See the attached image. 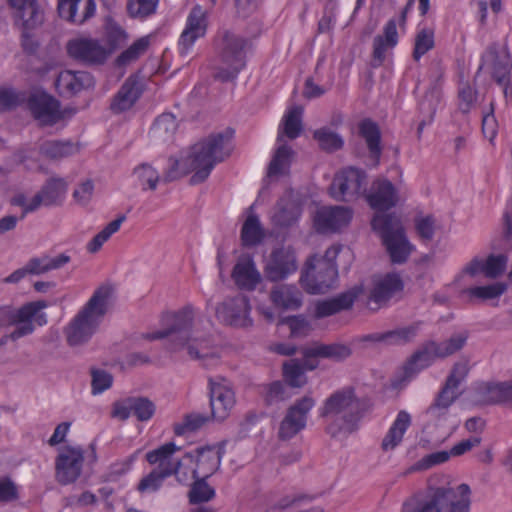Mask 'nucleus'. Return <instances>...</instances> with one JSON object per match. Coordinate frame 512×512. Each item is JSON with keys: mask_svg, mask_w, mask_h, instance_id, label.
Segmentation results:
<instances>
[{"mask_svg": "<svg viewBox=\"0 0 512 512\" xmlns=\"http://www.w3.org/2000/svg\"><path fill=\"white\" fill-rule=\"evenodd\" d=\"M233 131L214 133L192 146L190 153L177 160L169 158V167L164 174V181L177 180L191 172V185L204 182L215 165L225 161L232 153Z\"/></svg>", "mask_w": 512, "mask_h": 512, "instance_id": "f257e3e1", "label": "nucleus"}, {"mask_svg": "<svg viewBox=\"0 0 512 512\" xmlns=\"http://www.w3.org/2000/svg\"><path fill=\"white\" fill-rule=\"evenodd\" d=\"M167 320L165 329L144 334L143 337L150 341L167 338L169 350L186 349L191 359L201 361L205 367L217 362L218 356L212 347L211 339L209 337H199L192 331L194 321L192 306L183 307Z\"/></svg>", "mask_w": 512, "mask_h": 512, "instance_id": "f03ea898", "label": "nucleus"}, {"mask_svg": "<svg viewBox=\"0 0 512 512\" xmlns=\"http://www.w3.org/2000/svg\"><path fill=\"white\" fill-rule=\"evenodd\" d=\"M319 416L327 419L326 432L332 438L348 437L359 429L364 416L363 403L352 387H345L324 401Z\"/></svg>", "mask_w": 512, "mask_h": 512, "instance_id": "7ed1b4c3", "label": "nucleus"}, {"mask_svg": "<svg viewBox=\"0 0 512 512\" xmlns=\"http://www.w3.org/2000/svg\"><path fill=\"white\" fill-rule=\"evenodd\" d=\"M112 294V286L98 287L86 304L70 320L63 330L66 342L70 347L88 343L98 332L108 311Z\"/></svg>", "mask_w": 512, "mask_h": 512, "instance_id": "20e7f679", "label": "nucleus"}, {"mask_svg": "<svg viewBox=\"0 0 512 512\" xmlns=\"http://www.w3.org/2000/svg\"><path fill=\"white\" fill-rule=\"evenodd\" d=\"M250 42L246 37L230 30H222L215 38V50L221 63L214 77L222 82L236 79L246 65Z\"/></svg>", "mask_w": 512, "mask_h": 512, "instance_id": "39448f33", "label": "nucleus"}, {"mask_svg": "<svg viewBox=\"0 0 512 512\" xmlns=\"http://www.w3.org/2000/svg\"><path fill=\"white\" fill-rule=\"evenodd\" d=\"M371 226L380 235L392 263H405L414 247L409 242L399 217L395 214L379 213L373 217Z\"/></svg>", "mask_w": 512, "mask_h": 512, "instance_id": "423d86ee", "label": "nucleus"}, {"mask_svg": "<svg viewBox=\"0 0 512 512\" xmlns=\"http://www.w3.org/2000/svg\"><path fill=\"white\" fill-rule=\"evenodd\" d=\"M338 277L336 264L311 256L302 270L300 282L309 294H322L331 289Z\"/></svg>", "mask_w": 512, "mask_h": 512, "instance_id": "0eeeda50", "label": "nucleus"}, {"mask_svg": "<svg viewBox=\"0 0 512 512\" xmlns=\"http://www.w3.org/2000/svg\"><path fill=\"white\" fill-rule=\"evenodd\" d=\"M367 176L361 169L348 167L337 173L329 192L336 201L350 202L366 192Z\"/></svg>", "mask_w": 512, "mask_h": 512, "instance_id": "6e6552de", "label": "nucleus"}, {"mask_svg": "<svg viewBox=\"0 0 512 512\" xmlns=\"http://www.w3.org/2000/svg\"><path fill=\"white\" fill-rule=\"evenodd\" d=\"M251 304L247 296L238 294L234 297H228L215 307V316L217 320L235 328H248L253 325L250 316Z\"/></svg>", "mask_w": 512, "mask_h": 512, "instance_id": "1a4fd4ad", "label": "nucleus"}, {"mask_svg": "<svg viewBox=\"0 0 512 512\" xmlns=\"http://www.w3.org/2000/svg\"><path fill=\"white\" fill-rule=\"evenodd\" d=\"M47 307L46 301H34L24 304L18 309L11 307L0 308V326L15 328L30 326L35 327L33 320L39 325L43 326L47 323V317L41 310Z\"/></svg>", "mask_w": 512, "mask_h": 512, "instance_id": "9d476101", "label": "nucleus"}, {"mask_svg": "<svg viewBox=\"0 0 512 512\" xmlns=\"http://www.w3.org/2000/svg\"><path fill=\"white\" fill-rule=\"evenodd\" d=\"M436 512H470L471 490L467 484L431 489Z\"/></svg>", "mask_w": 512, "mask_h": 512, "instance_id": "9b49d317", "label": "nucleus"}, {"mask_svg": "<svg viewBox=\"0 0 512 512\" xmlns=\"http://www.w3.org/2000/svg\"><path fill=\"white\" fill-rule=\"evenodd\" d=\"M316 401L311 395H305L296 400L286 411L280 423L278 436L281 440H289L302 431L307 424L309 412Z\"/></svg>", "mask_w": 512, "mask_h": 512, "instance_id": "f8f14e48", "label": "nucleus"}, {"mask_svg": "<svg viewBox=\"0 0 512 512\" xmlns=\"http://www.w3.org/2000/svg\"><path fill=\"white\" fill-rule=\"evenodd\" d=\"M84 450L81 447L66 446L56 457V479L60 484L75 482L82 472Z\"/></svg>", "mask_w": 512, "mask_h": 512, "instance_id": "ddd939ff", "label": "nucleus"}, {"mask_svg": "<svg viewBox=\"0 0 512 512\" xmlns=\"http://www.w3.org/2000/svg\"><path fill=\"white\" fill-rule=\"evenodd\" d=\"M298 262L295 250L290 247L274 249L264 267L265 277L273 282L281 281L296 272Z\"/></svg>", "mask_w": 512, "mask_h": 512, "instance_id": "4468645a", "label": "nucleus"}, {"mask_svg": "<svg viewBox=\"0 0 512 512\" xmlns=\"http://www.w3.org/2000/svg\"><path fill=\"white\" fill-rule=\"evenodd\" d=\"M474 394L478 403L512 408V379L477 383Z\"/></svg>", "mask_w": 512, "mask_h": 512, "instance_id": "2eb2a0df", "label": "nucleus"}, {"mask_svg": "<svg viewBox=\"0 0 512 512\" xmlns=\"http://www.w3.org/2000/svg\"><path fill=\"white\" fill-rule=\"evenodd\" d=\"M27 106L33 117L42 126H52L62 119L60 103L47 93L31 94Z\"/></svg>", "mask_w": 512, "mask_h": 512, "instance_id": "dca6fc26", "label": "nucleus"}, {"mask_svg": "<svg viewBox=\"0 0 512 512\" xmlns=\"http://www.w3.org/2000/svg\"><path fill=\"white\" fill-rule=\"evenodd\" d=\"M156 405L147 397H128L113 404L112 416L127 420L131 415L140 422L149 421L155 414Z\"/></svg>", "mask_w": 512, "mask_h": 512, "instance_id": "f3484780", "label": "nucleus"}, {"mask_svg": "<svg viewBox=\"0 0 512 512\" xmlns=\"http://www.w3.org/2000/svg\"><path fill=\"white\" fill-rule=\"evenodd\" d=\"M209 389L211 415L213 419L223 421L235 404L234 392L222 378H209Z\"/></svg>", "mask_w": 512, "mask_h": 512, "instance_id": "a211bd4d", "label": "nucleus"}, {"mask_svg": "<svg viewBox=\"0 0 512 512\" xmlns=\"http://www.w3.org/2000/svg\"><path fill=\"white\" fill-rule=\"evenodd\" d=\"M352 219V210L343 206L320 208L314 217V226L319 233L337 232Z\"/></svg>", "mask_w": 512, "mask_h": 512, "instance_id": "6ab92c4d", "label": "nucleus"}, {"mask_svg": "<svg viewBox=\"0 0 512 512\" xmlns=\"http://www.w3.org/2000/svg\"><path fill=\"white\" fill-rule=\"evenodd\" d=\"M207 26V11L200 5L194 6L187 17L186 27L179 39L181 54H187L195 41L205 36Z\"/></svg>", "mask_w": 512, "mask_h": 512, "instance_id": "aec40b11", "label": "nucleus"}, {"mask_svg": "<svg viewBox=\"0 0 512 512\" xmlns=\"http://www.w3.org/2000/svg\"><path fill=\"white\" fill-rule=\"evenodd\" d=\"M68 54L85 64H103L109 51L97 40L93 39H74L67 44Z\"/></svg>", "mask_w": 512, "mask_h": 512, "instance_id": "412c9836", "label": "nucleus"}, {"mask_svg": "<svg viewBox=\"0 0 512 512\" xmlns=\"http://www.w3.org/2000/svg\"><path fill=\"white\" fill-rule=\"evenodd\" d=\"M57 11L63 20L81 25L95 15V0H58Z\"/></svg>", "mask_w": 512, "mask_h": 512, "instance_id": "4be33fe9", "label": "nucleus"}, {"mask_svg": "<svg viewBox=\"0 0 512 512\" xmlns=\"http://www.w3.org/2000/svg\"><path fill=\"white\" fill-rule=\"evenodd\" d=\"M272 211L273 225L278 228H289L299 220L302 206L292 194H286L277 201Z\"/></svg>", "mask_w": 512, "mask_h": 512, "instance_id": "5701e85b", "label": "nucleus"}, {"mask_svg": "<svg viewBox=\"0 0 512 512\" xmlns=\"http://www.w3.org/2000/svg\"><path fill=\"white\" fill-rule=\"evenodd\" d=\"M366 199L373 209L382 212L397 204L398 195L396 188L389 180L378 179L372 183Z\"/></svg>", "mask_w": 512, "mask_h": 512, "instance_id": "b1692460", "label": "nucleus"}, {"mask_svg": "<svg viewBox=\"0 0 512 512\" xmlns=\"http://www.w3.org/2000/svg\"><path fill=\"white\" fill-rule=\"evenodd\" d=\"M183 460H188L190 463L195 462V467L192 469L193 478L204 479L214 474L221 462L218 452L210 447L198 448L196 450V456L192 453H186Z\"/></svg>", "mask_w": 512, "mask_h": 512, "instance_id": "393cba45", "label": "nucleus"}, {"mask_svg": "<svg viewBox=\"0 0 512 512\" xmlns=\"http://www.w3.org/2000/svg\"><path fill=\"white\" fill-rule=\"evenodd\" d=\"M483 64L491 63L492 77L500 86L504 87V95L512 101V66L498 61V46L491 44L488 46L482 57Z\"/></svg>", "mask_w": 512, "mask_h": 512, "instance_id": "a878e982", "label": "nucleus"}, {"mask_svg": "<svg viewBox=\"0 0 512 512\" xmlns=\"http://www.w3.org/2000/svg\"><path fill=\"white\" fill-rule=\"evenodd\" d=\"M94 86L92 75L85 71H61L56 79V87L60 94L66 96L75 95L82 90Z\"/></svg>", "mask_w": 512, "mask_h": 512, "instance_id": "bb28decb", "label": "nucleus"}, {"mask_svg": "<svg viewBox=\"0 0 512 512\" xmlns=\"http://www.w3.org/2000/svg\"><path fill=\"white\" fill-rule=\"evenodd\" d=\"M67 185L62 178H51L41 190L31 199L28 211H36L41 205L53 206L59 204L66 193Z\"/></svg>", "mask_w": 512, "mask_h": 512, "instance_id": "cd10ccee", "label": "nucleus"}, {"mask_svg": "<svg viewBox=\"0 0 512 512\" xmlns=\"http://www.w3.org/2000/svg\"><path fill=\"white\" fill-rule=\"evenodd\" d=\"M398 43V33L395 19H390L383 29V35H377L373 40V67H379L386 59V53Z\"/></svg>", "mask_w": 512, "mask_h": 512, "instance_id": "c85d7f7f", "label": "nucleus"}, {"mask_svg": "<svg viewBox=\"0 0 512 512\" xmlns=\"http://www.w3.org/2000/svg\"><path fill=\"white\" fill-rule=\"evenodd\" d=\"M142 89L135 77H128L117 94L113 97L110 109L114 113H122L129 110L140 98Z\"/></svg>", "mask_w": 512, "mask_h": 512, "instance_id": "c756f323", "label": "nucleus"}, {"mask_svg": "<svg viewBox=\"0 0 512 512\" xmlns=\"http://www.w3.org/2000/svg\"><path fill=\"white\" fill-rule=\"evenodd\" d=\"M403 289V281L396 273L386 274L374 283L370 292L369 300L375 303L377 309L382 303L387 302L395 293Z\"/></svg>", "mask_w": 512, "mask_h": 512, "instance_id": "7c9ffc66", "label": "nucleus"}, {"mask_svg": "<svg viewBox=\"0 0 512 512\" xmlns=\"http://www.w3.org/2000/svg\"><path fill=\"white\" fill-rule=\"evenodd\" d=\"M180 450L173 442L165 443L157 449L151 450L146 454V460L151 465H158L156 470H171L172 475H178V468L182 467L183 462L180 460L173 461L172 455Z\"/></svg>", "mask_w": 512, "mask_h": 512, "instance_id": "2f4dec72", "label": "nucleus"}, {"mask_svg": "<svg viewBox=\"0 0 512 512\" xmlns=\"http://www.w3.org/2000/svg\"><path fill=\"white\" fill-rule=\"evenodd\" d=\"M358 132L366 143L374 166H378L382 155L381 132L378 124L371 119H364L358 124Z\"/></svg>", "mask_w": 512, "mask_h": 512, "instance_id": "473e14b6", "label": "nucleus"}, {"mask_svg": "<svg viewBox=\"0 0 512 512\" xmlns=\"http://www.w3.org/2000/svg\"><path fill=\"white\" fill-rule=\"evenodd\" d=\"M357 298V292L350 290L339 294L336 297L319 301L315 306V316L317 318H324L343 310L350 309Z\"/></svg>", "mask_w": 512, "mask_h": 512, "instance_id": "72a5a7b5", "label": "nucleus"}, {"mask_svg": "<svg viewBox=\"0 0 512 512\" xmlns=\"http://www.w3.org/2000/svg\"><path fill=\"white\" fill-rule=\"evenodd\" d=\"M232 277L237 286L247 290H254L261 281V275L250 258H242L236 263Z\"/></svg>", "mask_w": 512, "mask_h": 512, "instance_id": "f704fd0d", "label": "nucleus"}, {"mask_svg": "<svg viewBox=\"0 0 512 512\" xmlns=\"http://www.w3.org/2000/svg\"><path fill=\"white\" fill-rule=\"evenodd\" d=\"M270 298L273 304L284 310H297L302 305V293L293 285H279L272 289Z\"/></svg>", "mask_w": 512, "mask_h": 512, "instance_id": "c9c22d12", "label": "nucleus"}, {"mask_svg": "<svg viewBox=\"0 0 512 512\" xmlns=\"http://www.w3.org/2000/svg\"><path fill=\"white\" fill-rule=\"evenodd\" d=\"M71 260L70 256L62 253L55 257L44 254L40 257H32L26 263L29 275H42L52 270L65 266Z\"/></svg>", "mask_w": 512, "mask_h": 512, "instance_id": "e433bc0d", "label": "nucleus"}, {"mask_svg": "<svg viewBox=\"0 0 512 512\" xmlns=\"http://www.w3.org/2000/svg\"><path fill=\"white\" fill-rule=\"evenodd\" d=\"M411 425V416L408 412L402 410L397 414V417L387 434L382 440L381 448L384 451L393 450L397 447L403 439V436L409 426Z\"/></svg>", "mask_w": 512, "mask_h": 512, "instance_id": "4c0bfd02", "label": "nucleus"}, {"mask_svg": "<svg viewBox=\"0 0 512 512\" xmlns=\"http://www.w3.org/2000/svg\"><path fill=\"white\" fill-rule=\"evenodd\" d=\"M302 113L303 109L300 106H294L288 110L282 120V125L279 127L277 136L278 142H283V137L289 139H296L302 132Z\"/></svg>", "mask_w": 512, "mask_h": 512, "instance_id": "58836bf2", "label": "nucleus"}, {"mask_svg": "<svg viewBox=\"0 0 512 512\" xmlns=\"http://www.w3.org/2000/svg\"><path fill=\"white\" fill-rule=\"evenodd\" d=\"M458 388L445 383L438 392L434 402L428 407L427 414L439 417L444 415L448 408L459 398Z\"/></svg>", "mask_w": 512, "mask_h": 512, "instance_id": "ea45409f", "label": "nucleus"}, {"mask_svg": "<svg viewBox=\"0 0 512 512\" xmlns=\"http://www.w3.org/2000/svg\"><path fill=\"white\" fill-rule=\"evenodd\" d=\"M39 151L50 160H60L75 154L78 148L71 141L46 140L40 144Z\"/></svg>", "mask_w": 512, "mask_h": 512, "instance_id": "a19ab883", "label": "nucleus"}, {"mask_svg": "<svg viewBox=\"0 0 512 512\" xmlns=\"http://www.w3.org/2000/svg\"><path fill=\"white\" fill-rule=\"evenodd\" d=\"M352 351L345 344H316L309 347L308 356H320V358L330 359L336 362L343 361L351 355Z\"/></svg>", "mask_w": 512, "mask_h": 512, "instance_id": "79ce46f5", "label": "nucleus"}, {"mask_svg": "<svg viewBox=\"0 0 512 512\" xmlns=\"http://www.w3.org/2000/svg\"><path fill=\"white\" fill-rule=\"evenodd\" d=\"M445 70L440 65V63H433L430 71H429V77H430V89L425 94L424 101L421 103V105H424L426 101L429 102V111L431 114H434L436 110V104L440 100L441 91L440 86L442 84V80L444 77Z\"/></svg>", "mask_w": 512, "mask_h": 512, "instance_id": "37998d69", "label": "nucleus"}, {"mask_svg": "<svg viewBox=\"0 0 512 512\" xmlns=\"http://www.w3.org/2000/svg\"><path fill=\"white\" fill-rule=\"evenodd\" d=\"M435 358H440L438 343L428 341L412 355L407 369H424L430 366Z\"/></svg>", "mask_w": 512, "mask_h": 512, "instance_id": "c03bdc74", "label": "nucleus"}, {"mask_svg": "<svg viewBox=\"0 0 512 512\" xmlns=\"http://www.w3.org/2000/svg\"><path fill=\"white\" fill-rule=\"evenodd\" d=\"M264 238L259 218L255 214H250L241 229V241L243 246L253 247L258 245Z\"/></svg>", "mask_w": 512, "mask_h": 512, "instance_id": "a18cd8bd", "label": "nucleus"}, {"mask_svg": "<svg viewBox=\"0 0 512 512\" xmlns=\"http://www.w3.org/2000/svg\"><path fill=\"white\" fill-rule=\"evenodd\" d=\"M177 126V121L173 114L163 113L155 120L151 128V134L153 138L166 142L173 138Z\"/></svg>", "mask_w": 512, "mask_h": 512, "instance_id": "49530a36", "label": "nucleus"}, {"mask_svg": "<svg viewBox=\"0 0 512 512\" xmlns=\"http://www.w3.org/2000/svg\"><path fill=\"white\" fill-rule=\"evenodd\" d=\"M421 322H415L411 325L400 327L385 332L387 346L405 345L417 336Z\"/></svg>", "mask_w": 512, "mask_h": 512, "instance_id": "de8ad7c7", "label": "nucleus"}, {"mask_svg": "<svg viewBox=\"0 0 512 512\" xmlns=\"http://www.w3.org/2000/svg\"><path fill=\"white\" fill-rule=\"evenodd\" d=\"M17 19L21 21L23 30H31L42 23L43 15L36 1H32L17 9Z\"/></svg>", "mask_w": 512, "mask_h": 512, "instance_id": "09e8293b", "label": "nucleus"}, {"mask_svg": "<svg viewBox=\"0 0 512 512\" xmlns=\"http://www.w3.org/2000/svg\"><path fill=\"white\" fill-rule=\"evenodd\" d=\"M150 46V36H143L137 39L131 46L124 50L117 57V64L119 66H126L135 62L141 55H143Z\"/></svg>", "mask_w": 512, "mask_h": 512, "instance_id": "8fccbe9b", "label": "nucleus"}, {"mask_svg": "<svg viewBox=\"0 0 512 512\" xmlns=\"http://www.w3.org/2000/svg\"><path fill=\"white\" fill-rule=\"evenodd\" d=\"M188 492L189 502L191 504H200L208 502L215 497V489L211 487L204 478H193Z\"/></svg>", "mask_w": 512, "mask_h": 512, "instance_id": "3c124183", "label": "nucleus"}, {"mask_svg": "<svg viewBox=\"0 0 512 512\" xmlns=\"http://www.w3.org/2000/svg\"><path fill=\"white\" fill-rule=\"evenodd\" d=\"M133 175L143 190H155L160 181L159 172L148 163H142L134 168Z\"/></svg>", "mask_w": 512, "mask_h": 512, "instance_id": "603ef678", "label": "nucleus"}, {"mask_svg": "<svg viewBox=\"0 0 512 512\" xmlns=\"http://www.w3.org/2000/svg\"><path fill=\"white\" fill-rule=\"evenodd\" d=\"M170 476L171 470L161 471L153 469L139 481L137 491L141 494L156 492L161 488L164 480Z\"/></svg>", "mask_w": 512, "mask_h": 512, "instance_id": "864d4df0", "label": "nucleus"}, {"mask_svg": "<svg viewBox=\"0 0 512 512\" xmlns=\"http://www.w3.org/2000/svg\"><path fill=\"white\" fill-rule=\"evenodd\" d=\"M126 220L125 215H119L115 220L106 225L98 234H96L87 245V250L91 253L97 252L102 245L116 233L121 224Z\"/></svg>", "mask_w": 512, "mask_h": 512, "instance_id": "5fc2aeb1", "label": "nucleus"}, {"mask_svg": "<svg viewBox=\"0 0 512 512\" xmlns=\"http://www.w3.org/2000/svg\"><path fill=\"white\" fill-rule=\"evenodd\" d=\"M508 286L503 282H495L485 286H475L467 290V293L472 298H477L482 301L497 299L503 295Z\"/></svg>", "mask_w": 512, "mask_h": 512, "instance_id": "6e6d98bb", "label": "nucleus"}, {"mask_svg": "<svg viewBox=\"0 0 512 512\" xmlns=\"http://www.w3.org/2000/svg\"><path fill=\"white\" fill-rule=\"evenodd\" d=\"M283 376L290 387L301 388L307 383L305 371L297 360L283 364Z\"/></svg>", "mask_w": 512, "mask_h": 512, "instance_id": "4d7b16f0", "label": "nucleus"}, {"mask_svg": "<svg viewBox=\"0 0 512 512\" xmlns=\"http://www.w3.org/2000/svg\"><path fill=\"white\" fill-rule=\"evenodd\" d=\"M314 139L322 150L334 152L342 148L344 141L341 136L328 128H321L314 132Z\"/></svg>", "mask_w": 512, "mask_h": 512, "instance_id": "13d9d810", "label": "nucleus"}, {"mask_svg": "<svg viewBox=\"0 0 512 512\" xmlns=\"http://www.w3.org/2000/svg\"><path fill=\"white\" fill-rule=\"evenodd\" d=\"M292 154L293 151L289 146H287L286 144H281L277 148L269 164L268 175L274 176L282 174L284 172V169L289 166L290 157L292 156Z\"/></svg>", "mask_w": 512, "mask_h": 512, "instance_id": "bf43d9fd", "label": "nucleus"}, {"mask_svg": "<svg viewBox=\"0 0 512 512\" xmlns=\"http://www.w3.org/2000/svg\"><path fill=\"white\" fill-rule=\"evenodd\" d=\"M159 0H128L127 12L132 18L144 19L155 13Z\"/></svg>", "mask_w": 512, "mask_h": 512, "instance_id": "052dcab7", "label": "nucleus"}, {"mask_svg": "<svg viewBox=\"0 0 512 512\" xmlns=\"http://www.w3.org/2000/svg\"><path fill=\"white\" fill-rule=\"evenodd\" d=\"M508 257L504 254H491L484 260V275L495 279L502 275L506 269Z\"/></svg>", "mask_w": 512, "mask_h": 512, "instance_id": "680f3d73", "label": "nucleus"}, {"mask_svg": "<svg viewBox=\"0 0 512 512\" xmlns=\"http://www.w3.org/2000/svg\"><path fill=\"white\" fill-rule=\"evenodd\" d=\"M468 339V332L453 334L448 340L438 343L440 358H445L461 350Z\"/></svg>", "mask_w": 512, "mask_h": 512, "instance_id": "e2e57ef3", "label": "nucleus"}, {"mask_svg": "<svg viewBox=\"0 0 512 512\" xmlns=\"http://www.w3.org/2000/svg\"><path fill=\"white\" fill-rule=\"evenodd\" d=\"M434 47V33L430 29H422L415 37L413 58L418 61L424 54Z\"/></svg>", "mask_w": 512, "mask_h": 512, "instance_id": "0e129e2a", "label": "nucleus"}, {"mask_svg": "<svg viewBox=\"0 0 512 512\" xmlns=\"http://www.w3.org/2000/svg\"><path fill=\"white\" fill-rule=\"evenodd\" d=\"M401 512H436L431 492L426 497H412L405 501Z\"/></svg>", "mask_w": 512, "mask_h": 512, "instance_id": "69168bd1", "label": "nucleus"}, {"mask_svg": "<svg viewBox=\"0 0 512 512\" xmlns=\"http://www.w3.org/2000/svg\"><path fill=\"white\" fill-rule=\"evenodd\" d=\"M138 452L139 451H137L136 453L130 455L129 457H127L123 460L112 463L108 472L104 476L105 481L116 482L123 475H125L131 469L132 464L135 461Z\"/></svg>", "mask_w": 512, "mask_h": 512, "instance_id": "338daca9", "label": "nucleus"}, {"mask_svg": "<svg viewBox=\"0 0 512 512\" xmlns=\"http://www.w3.org/2000/svg\"><path fill=\"white\" fill-rule=\"evenodd\" d=\"M208 417L201 413H191L184 417L181 424H177L174 431L177 435H183L186 432H194L200 429L207 421Z\"/></svg>", "mask_w": 512, "mask_h": 512, "instance_id": "774afa93", "label": "nucleus"}]
</instances>
